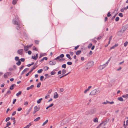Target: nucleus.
<instances>
[{
    "mask_svg": "<svg viewBox=\"0 0 128 128\" xmlns=\"http://www.w3.org/2000/svg\"><path fill=\"white\" fill-rule=\"evenodd\" d=\"M48 121V120H47L45 122H44L43 123V124H42V126H44V125H45L47 123Z\"/></svg>",
    "mask_w": 128,
    "mask_h": 128,
    "instance_id": "obj_26",
    "label": "nucleus"
},
{
    "mask_svg": "<svg viewBox=\"0 0 128 128\" xmlns=\"http://www.w3.org/2000/svg\"><path fill=\"white\" fill-rule=\"evenodd\" d=\"M16 113V111H14L13 113L12 114V116L14 115Z\"/></svg>",
    "mask_w": 128,
    "mask_h": 128,
    "instance_id": "obj_61",
    "label": "nucleus"
},
{
    "mask_svg": "<svg viewBox=\"0 0 128 128\" xmlns=\"http://www.w3.org/2000/svg\"><path fill=\"white\" fill-rule=\"evenodd\" d=\"M92 46V43H90L89 44V45L88 46V48H90L91 46Z\"/></svg>",
    "mask_w": 128,
    "mask_h": 128,
    "instance_id": "obj_35",
    "label": "nucleus"
},
{
    "mask_svg": "<svg viewBox=\"0 0 128 128\" xmlns=\"http://www.w3.org/2000/svg\"><path fill=\"white\" fill-rule=\"evenodd\" d=\"M117 14H116L115 15H114L113 16L112 18H111V20H113L114 18H115V16H116V15Z\"/></svg>",
    "mask_w": 128,
    "mask_h": 128,
    "instance_id": "obj_60",
    "label": "nucleus"
},
{
    "mask_svg": "<svg viewBox=\"0 0 128 128\" xmlns=\"http://www.w3.org/2000/svg\"><path fill=\"white\" fill-rule=\"evenodd\" d=\"M128 44V42H125L124 44V45L125 46H126Z\"/></svg>",
    "mask_w": 128,
    "mask_h": 128,
    "instance_id": "obj_48",
    "label": "nucleus"
},
{
    "mask_svg": "<svg viewBox=\"0 0 128 128\" xmlns=\"http://www.w3.org/2000/svg\"><path fill=\"white\" fill-rule=\"evenodd\" d=\"M23 51L24 50L23 49H21L18 50L17 51V52L18 54L22 55V54Z\"/></svg>",
    "mask_w": 128,
    "mask_h": 128,
    "instance_id": "obj_9",
    "label": "nucleus"
},
{
    "mask_svg": "<svg viewBox=\"0 0 128 128\" xmlns=\"http://www.w3.org/2000/svg\"><path fill=\"white\" fill-rule=\"evenodd\" d=\"M4 77L5 78H8V76L7 74L6 73L4 74Z\"/></svg>",
    "mask_w": 128,
    "mask_h": 128,
    "instance_id": "obj_38",
    "label": "nucleus"
},
{
    "mask_svg": "<svg viewBox=\"0 0 128 128\" xmlns=\"http://www.w3.org/2000/svg\"><path fill=\"white\" fill-rule=\"evenodd\" d=\"M60 56H58V57H56V58L55 59H54V60H56L58 59H59V60H61V59H60Z\"/></svg>",
    "mask_w": 128,
    "mask_h": 128,
    "instance_id": "obj_41",
    "label": "nucleus"
},
{
    "mask_svg": "<svg viewBox=\"0 0 128 128\" xmlns=\"http://www.w3.org/2000/svg\"><path fill=\"white\" fill-rule=\"evenodd\" d=\"M17 25V26H16V28L17 30H18L20 29V24L19 23V24L18 25Z\"/></svg>",
    "mask_w": 128,
    "mask_h": 128,
    "instance_id": "obj_34",
    "label": "nucleus"
},
{
    "mask_svg": "<svg viewBox=\"0 0 128 128\" xmlns=\"http://www.w3.org/2000/svg\"><path fill=\"white\" fill-rule=\"evenodd\" d=\"M79 45H78L77 46H76L74 47V49L75 50H76L78 48V47H79Z\"/></svg>",
    "mask_w": 128,
    "mask_h": 128,
    "instance_id": "obj_59",
    "label": "nucleus"
},
{
    "mask_svg": "<svg viewBox=\"0 0 128 128\" xmlns=\"http://www.w3.org/2000/svg\"><path fill=\"white\" fill-rule=\"evenodd\" d=\"M28 104V102H26L24 103V104L25 106H27Z\"/></svg>",
    "mask_w": 128,
    "mask_h": 128,
    "instance_id": "obj_56",
    "label": "nucleus"
},
{
    "mask_svg": "<svg viewBox=\"0 0 128 128\" xmlns=\"http://www.w3.org/2000/svg\"><path fill=\"white\" fill-rule=\"evenodd\" d=\"M32 49L36 51H38V49L35 47V46H34L33 47Z\"/></svg>",
    "mask_w": 128,
    "mask_h": 128,
    "instance_id": "obj_40",
    "label": "nucleus"
},
{
    "mask_svg": "<svg viewBox=\"0 0 128 128\" xmlns=\"http://www.w3.org/2000/svg\"><path fill=\"white\" fill-rule=\"evenodd\" d=\"M6 74H7V76H9L11 74V73L10 72H7L6 73Z\"/></svg>",
    "mask_w": 128,
    "mask_h": 128,
    "instance_id": "obj_55",
    "label": "nucleus"
},
{
    "mask_svg": "<svg viewBox=\"0 0 128 128\" xmlns=\"http://www.w3.org/2000/svg\"><path fill=\"white\" fill-rule=\"evenodd\" d=\"M16 99H14L13 100V101L12 102V103L13 104H14L15 103V102H16Z\"/></svg>",
    "mask_w": 128,
    "mask_h": 128,
    "instance_id": "obj_49",
    "label": "nucleus"
},
{
    "mask_svg": "<svg viewBox=\"0 0 128 128\" xmlns=\"http://www.w3.org/2000/svg\"><path fill=\"white\" fill-rule=\"evenodd\" d=\"M31 45L29 46H24V50L25 51L28 50L29 48L30 47Z\"/></svg>",
    "mask_w": 128,
    "mask_h": 128,
    "instance_id": "obj_11",
    "label": "nucleus"
},
{
    "mask_svg": "<svg viewBox=\"0 0 128 128\" xmlns=\"http://www.w3.org/2000/svg\"><path fill=\"white\" fill-rule=\"evenodd\" d=\"M90 95L92 96L95 95H96L94 90H93L91 92L90 94Z\"/></svg>",
    "mask_w": 128,
    "mask_h": 128,
    "instance_id": "obj_15",
    "label": "nucleus"
},
{
    "mask_svg": "<svg viewBox=\"0 0 128 128\" xmlns=\"http://www.w3.org/2000/svg\"><path fill=\"white\" fill-rule=\"evenodd\" d=\"M42 100V98L40 99L37 101V103L38 104L40 103L41 102V101Z\"/></svg>",
    "mask_w": 128,
    "mask_h": 128,
    "instance_id": "obj_28",
    "label": "nucleus"
},
{
    "mask_svg": "<svg viewBox=\"0 0 128 128\" xmlns=\"http://www.w3.org/2000/svg\"><path fill=\"white\" fill-rule=\"evenodd\" d=\"M32 125V124L31 123H29V124H28L26 126L28 128L30 126H31Z\"/></svg>",
    "mask_w": 128,
    "mask_h": 128,
    "instance_id": "obj_50",
    "label": "nucleus"
},
{
    "mask_svg": "<svg viewBox=\"0 0 128 128\" xmlns=\"http://www.w3.org/2000/svg\"><path fill=\"white\" fill-rule=\"evenodd\" d=\"M124 32V30H123V29H121V30L119 31H118V36H121L122 35V34Z\"/></svg>",
    "mask_w": 128,
    "mask_h": 128,
    "instance_id": "obj_6",
    "label": "nucleus"
},
{
    "mask_svg": "<svg viewBox=\"0 0 128 128\" xmlns=\"http://www.w3.org/2000/svg\"><path fill=\"white\" fill-rule=\"evenodd\" d=\"M16 64L18 66H19L21 64V62L20 60H18V61L16 62Z\"/></svg>",
    "mask_w": 128,
    "mask_h": 128,
    "instance_id": "obj_29",
    "label": "nucleus"
},
{
    "mask_svg": "<svg viewBox=\"0 0 128 128\" xmlns=\"http://www.w3.org/2000/svg\"><path fill=\"white\" fill-rule=\"evenodd\" d=\"M56 63V62L54 60L50 61L49 63V64L50 65H55Z\"/></svg>",
    "mask_w": 128,
    "mask_h": 128,
    "instance_id": "obj_7",
    "label": "nucleus"
},
{
    "mask_svg": "<svg viewBox=\"0 0 128 128\" xmlns=\"http://www.w3.org/2000/svg\"><path fill=\"white\" fill-rule=\"evenodd\" d=\"M34 42L36 44H38L39 42V41L37 40H35L34 41Z\"/></svg>",
    "mask_w": 128,
    "mask_h": 128,
    "instance_id": "obj_44",
    "label": "nucleus"
},
{
    "mask_svg": "<svg viewBox=\"0 0 128 128\" xmlns=\"http://www.w3.org/2000/svg\"><path fill=\"white\" fill-rule=\"evenodd\" d=\"M22 92L21 91H19L18 93H17L16 94V96H18L20 95L21 94Z\"/></svg>",
    "mask_w": 128,
    "mask_h": 128,
    "instance_id": "obj_21",
    "label": "nucleus"
},
{
    "mask_svg": "<svg viewBox=\"0 0 128 128\" xmlns=\"http://www.w3.org/2000/svg\"><path fill=\"white\" fill-rule=\"evenodd\" d=\"M118 46V44H116L114 46H113L112 47L110 48V50H112L113 49H114L115 47L117 46Z\"/></svg>",
    "mask_w": 128,
    "mask_h": 128,
    "instance_id": "obj_16",
    "label": "nucleus"
},
{
    "mask_svg": "<svg viewBox=\"0 0 128 128\" xmlns=\"http://www.w3.org/2000/svg\"><path fill=\"white\" fill-rule=\"evenodd\" d=\"M18 0H13L12 2V4H15L17 2V1Z\"/></svg>",
    "mask_w": 128,
    "mask_h": 128,
    "instance_id": "obj_24",
    "label": "nucleus"
},
{
    "mask_svg": "<svg viewBox=\"0 0 128 128\" xmlns=\"http://www.w3.org/2000/svg\"><path fill=\"white\" fill-rule=\"evenodd\" d=\"M81 52V51L80 50H79L78 51L76 52V55L79 54Z\"/></svg>",
    "mask_w": 128,
    "mask_h": 128,
    "instance_id": "obj_27",
    "label": "nucleus"
},
{
    "mask_svg": "<svg viewBox=\"0 0 128 128\" xmlns=\"http://www.w3.org/2000/svg\"><path fill=\"white\" fill-rule=\"evenodd\" d=\"M66 72V70L65 69H63L62 70V74L63 75Z\"/></svg>",
    "mask_w": 128,
    "mask_h": 128,
    "instance_id": "obj_22",
    "label": "nucleus"
},
{
    "mask_svg": "<svg viewBox=\"0 0 128 128\" xmlns=\"http://www.w3.org/2000/svg\"><path fill=\"white\" fill-rule=\"evenodd\" d=\"M22 108H19L18 109V111H20L21 110H22Z\"/></svg>",
    "mask_w": 128,
    "mask_h": 128,
    "instance_id": "obj_57",
    "label": "nucleus"
},
{
    "mask_svg": "<svg viewBox=\"0 0 128 128\" xmlns=\"http://www.w3.org/2000/svg\"><path fill=\"white\" fill-rule=\"evenodd\" d=\"M66 64H64L62 66V67L64 68H66Z\"/></svg>",
    "mask_w": 128,
    "mask_h": 128,
    "instance_id": "obj_42",
    "label": "nucleus"
},
{
    "mask_svg": "<svg viewBox=\"0 0 128 128\" xmlns=\"http://www.w3.org/2000/svg\"><path fill=\"white\" fill-rule=\"evenodd\" d=\"M40 109L39 107H38L37 106H35L34 108V111L33 112V114H34L36 112L38 111Z\"/></svg>",
    "mask_w": 128,
    "mask_h": 128,
    "instance_id": "obj_3",
    "label": "nucleus"
},
{
    "mask_svg": "<svg viewBox=\"0 0 128 128\" xmlns=\"http://www.w3.org/2000/svg\"><path fill=\"white\" fill-rule=\"evenodd\" d=\"M41 84V83L40 82L38 83L37 85V87L38 88H39Z\"/></svg>",
    "mask_w": 128,
    "mask_h": 128,
    "instance_id": "obj_32",
    "label": "nucleus"
},
{
    "mask_svg": "<svg viewBox=\"0 0 128 128\" xmlns=\"http://www.w3.org/2000/svg\"><path fill=\"white\" fill-rule=\"evenodd\" d=\"M67 64L69 65H71L72 64V62H67Z\"/></svg>",
    "mask_w": 128,
    "mask_h": 128,
    "instance_id": "obj_45",
    "label": "nucleus"
},
{
    "mask_svg": "<svg viewBox=\"0 0 128 128\" xmlns=\"http://www.w3.org/2000/svg\"><path fill=\"white\" fill-rule=\"evenodd\" d=\"M18 21L16 20H13V24H14L18 25L19 24V23Z\"/></svg>",
    "mask_w": 128,
    "mask_h": 128,
    "instance_id": "obj_10",
    "label": "nucleus"
},
{
    "mask_svg": "<svg viewBox=\"0 0 128 128\" xmlns=\"http://www.w3.org/2000/svg\"><path fill=\"white\" fill-rule=\"evenodd\" d=\"M118 16L121 17H122L123 16L122 14V13H120L118 14Z\"/></svg>",
    "mask_w": 128,
    "mask_h": 128,
    "instance_id": "obj_54",
    "label": "nucleus"
},
{
    "mask_svg": "<svg viewBox=\"0 0 128 128\" xmlns=\"http://www.w3.org/2000/svg\"><path fill=\"white\" fill-rule=\"evenodd\" d=\"M40 119V117H38L37 118H36L34 120V121L35 122H36L39 120Z\"/></svg>",
    "mask_w": 128,
    "mask_h": 128,
    "instance_id": "obj_30",
    "label": "nucleus"
},
{
    "mask_svg": "<svg viewBox=\"0 0 128 128\" xmlns=\"http://www.w3.org/2000/svg\"><path fill=\"white\" fill-rule=\"evenodd\" d=\"M64 55L63 54H62L59 56L60 58H62L64 56Z\"/></svg>",
    "mask_w": 128,
    "mask_h": 128,
    "instance_id": "obj_51",
    "label": "nucleus"
},
{
    "mask_svg": "<svg viewBox=\"0 0 128 128\" xmlns=\"http://www.w3.org/2000/svg\"><path fill=\"white\" fill-rule=\"evenodd\" d=\"M107 66V65L104 64L102 65H100L98 68L99 69L101 70L103 69L104 68Z\"/></svg>",
    "mask_w": 128,
    "mask_h": 128,
    "instance_id": "obj_4",
    "label": "nucleus"
},
{
    "mask_svg": "<svg viewBox=\"0 0 128 128\" xmlns=\"http://www.w3.org/2000/svg\"><path fill=\"white\" fill-rule=\"evenodd\" d=\"M28 70L29 68H26L24 69V70H23V71L22 72V74H24L25 72Z\"/></svg>",
    "mask_w": 128,
    "mask_h": 128,
    "instance_id": "obj_13",
    "label": "nucleus"
},
{
    "mask_svg": "<svg viewBox=\"0 0 128 128\" xmlns=\"http://www.w3.org/2000/svg\"><path fill=\"white\" fill-rule=\"evenodd\" d=\"M58 94H57V92H56L54 93V98H56L58 97Z\"/></svg>",
    "mask_w": 128,
    "mask_h": 128,
    "instance_id": "obj_14",
    "label": "nucleus"
},
{
    "mask_svg": "<svg viewBox=\"0 0 128 128\" xmlns=\"http://www.w3.org/2000/svg\"><path fill=\"white\" fill-rule=\"evenodd\" d=\"M11 124V123L10 122H8L7 123V124H6V127H5L4 128H6V127L9 126Z\"/></svg>",
    "mask_w": 128,
    "mask_h": 128,
    "instance_id": "obj_20",
    "label": "nucleus"
},
{
    "mask_svg": "<svg viewBox=\"0 0 128 128\" xmlns=\"http://www.w3.org/2000/svg\"><path fill=\"white\" fill-rule=\"evenodd\" d=\"M15 60L16 61H18V60L19 58L18 57V56H16L15 58Z\"/></svg>",
    "mask_w": 128,
    "mask_h": 128,
    "instance_id": "obj_53",
    "label": "nucleus"
},
{
    "mask_svg": "<svg viewBox=\"0 0 128 128\" xmlns=\"http://www.w3.org/2000/svg\"><path fill=\"white\" fill-rule=\"evenodd\" d=\"M32 88V85H31L30 86L28 87L27 88V90H29L30 89Z\"/></svg>",
    "mask_w": 128,
    "mask_h": 128,
    "instance_id": "obj_39",
    "label": "nucleus"
},
{
    "mask_svg": "<svg viewBox=\"0 0 128 128\" xmlns=\"http://www.w3.org/2000/svg\"><path fill=\"white\" fill-rule=\"evenodd\" d=\"M15 85H16L15 84H12L10 86V89L11 90H12L14 88V86Z\"/></svg>",
    "mask_w": 128,
    "mask_h": 128,
    "instance_id": "obj_12",
    "label": "nucleus"
},
{
    "mask_svg": "<svg viewBox=\"0 0 128 128\" xmlns=\"http://www.w3.org/2000/svg\"><path fill=\"white\" fill-rule=\"evenodd\" d=\"M93 121L95 122H98V119L97 118H95L93 120Z\"/></svg>",
    "mask_w": 128,
    "mask_h": 128,
    "instance_id": "obj_19",
    "label": "nucleus"
},
{
    "mask_svg": "<svg viewBox=\"0 0 128 128\" xmlns=\"http://www.w3.org/2000/svg\"><path fill=\"white\" fill-rule=\"evenodd\" d=\"M94 90L96 94L99 93L101 92V90L99 88H98L96 89H95Z\"/></svg>",
    "mask_w": 128,
    "mask_h": 128,
    "instance_id": "obj_5",
    "label": "nucleus"
},
{
    "mask_svg": "<svg viewBox=\"0 0 128 128\" xmlns=\"http://www.w3.org/2000/svg\"><path fill=\"white\" fill-rule=\"evenodd\" d=\"M110 12H109L107 14V16L108 17H110L111 16V14H110Z\"/></svg>",
    "mask_w": 128,
    "mask_h": 128,
    "instance_id": "obj_52",
    "label": "nucleus"
},
{
    "mask_svg": "<svg viewBox=\"0 0 128 128\" xmlns=\"http://www.w3.org/2000/svg\"><path fill=\"white\" fill-rule=\"evenodd\" d=\"M119 20V18L118 17H117L116 19H115V20L116 21H118Z\"/></svg>",
    "mask_w": 128,
    "mask_h": 128,
    "instance_id": "obj_47",
    "label": "nucleus"
},
{
    "mask_svg": "<svg viewBox=\"0 0 128 128\" xmlns=\"http://www.w3.org/2000/svg\"><path fill=\"white\" fill-rule=\"evenodd\" d=\"M118 100L120 101H122L123 100V98L121 97H120L118 98Z\"/></svg>",
    "mask_w": 128,
    "mask_h": 128,
    "instance_id": "obj_33",
    "label": "nucleus"
},
{
    "mask_svg": "<svg viewBox=\"0 0 128 128\" xmlns=\"http://www.w3.org/2000/svg\"><path fill=\"white\" fill-rule=\"evenodd\" d=\"M96 110L95 109H93L91 110L90 112V114H94L96 112Z\"/></svg>",
    "mask_w": 128,
    "mask_h": 128,
    "instance_id": "obj_8",
    "label": "nucleus"
},
{
    "mask_svg": "<svg viewBox=\"0 0 128 128\" xmlns=\"http://www.w3.org/2000/svg\"><path fill=\"white\" fill-rule=\"evenodd\" d=\"M109 119H108V120H106L103 121L98 126H100H100L102 125V124L104 126H105L106 124L109 121Z\"/></svg>",
    "mask_w": 128,
    "mask_h": 128,
    "instance_id": "obj_1",
    "label": "nucleus"
},
{
    "mask_svg": "<svg viewBox=\"0 0 128 128\" xmlns=\"http://www.w3.org/2000/svg\"><path fill=\"white\" fill-rule=\"evenodd\" d=\"M15 19L16 20H17L18 21L19 20L17 16H16L15 17Z\"/></svg>",
    "mask_w": 128,
    "mask_h": 128,
    "instance_id": "obj_62",
    "label": "nucleus"
},
{
    "mask_svg": "<svg viewBox=\"0 0 128 128\" xmlns=\"http://www.w3.org/2000/svg\"><path fill=\"white\" fill-rule=\"evenodd\" d=\"M44 78V76H41L40 77V80L41 81H42Z\"/></svg>",
    "mask_w": 128,
    "mask_h": 128,
    "instance_id": "obj_46",
    "label": "nucleus"
},
{
    "mask_svg": "<svg viewBox=\"0 0 128 128\" xmlns=\"http://www.w3.org/2000/svg\"><path fill=\"white\" fill-rule=\"evenodd\" d=\"M44 59L45 60H46L48 59V58L47 57H44L40 60V62L43 61Z\"/></svg>",
    "mask_w": 128,
    "mask_h": 128,
    "instance_id": "obj_23",
    "label": "nucleus"
},
{
    "mask_svg": "<svg viewBox=\"0 0 128 128\" xmlns=\"http://www.w3.org/2000/svg\"><path fill=\"white\" fill-rule=\"evenodd\" d=\"M43 71V70L42 69H40L38 70V73H42Z\"/></svg>",
    "mask_w": 128,
    "mask_h": 128,
    "instance_id": "obj_31",
    "label": "nucleus"
},
{
    "mask_svg": "<svg viewBox=\"0 0 128 128\" xmlns=\"http://www.w3.org/2000/svg\"><path fill=\"white\" fill-rule=\"evenodd\" d=\"M56 72L54 71H52L50 72V74L52 75H54L56 74Z\"/></svg>",
    "mask_w": 128,
    "mask_h": 128,
    "instance_id": "obj_36",
    "label": "nucleus"
},
{
    "mask_svg": "<svg viewBox=\"0 0 128 128\" xmlns=\"http://www.w3.org/2000/svg\"><path fill=\"white\" fill-rule=\"evenodd\" d=\"M38 58V54H36V56H32V59L36 60Z\"/></svg>",
    "mask_w": 128,
    "mask_h": 128,
    "instance_id": "obj_18",
    "label": "nucleus"
},
{
    "mask_svg": "<svg viewBox=\"0 0 128 128\" xmlns=\"http://www.w3.org/2000/svg\"><path fill=\"white\" fill-rule=\"evenodd\" d=\"M10 118L9 117H7L5 121L6 122H7L8 120H10Z\"/></svg>",
    "mask_w": 128,
    "mask_h": 128,
    "instance_id": "obj_43",
    "label": "nucleus"
},
{
    "mask_svg": "<svg viewBox=\"0 0 128 128\" xmlns=\"http://www.w3.org/2000/svg\"><path fill=\"white\" fill-rule=\"evenodd\" d=\"M66 56L70 60H71L72 58L70 57V55L69 54H67L66 55Z\"/></svg>",
    "mask_w": 128,
    "mask_h": 128,
    "instance_id": "obj_25",
    "label": "nucleus"
},
{
    "mask_svg": "<svg viewBox=\"0 0 128 128\" xmlns=\"http://www.w3.org/2000/svg\"><path fill=\"white\" fill-rule=\"evenodd\" d=\"M127 28V26L126 25L124 26L122 28V29L124 30V32L126 30Z\"/></svg>",
    "mask_w": 128,
    "mask_h": 128,
    "instance_id": "obj_17",
    "label": "nucleus"
},
{
    "mask_svg": "<svg viewBox=\"0 0 128 128\" xmlns=\"http://www.w3.org/2000/svg\"><path fill=\"white\" fill-rule=\"evenodd\" d=\"M94 65V62L93 61H91L89 62L87 64V66L89 68H90L93 66Z\"/></svg>",
    "mask_w": 128,
    "mask_h": 128,
    "instance_id": "obj_2",
    "label": "nucleus"
},
{
    "mask_svg": "<svg viewBox=\"0 0 128 128\" xmlns=\"http://www.w3.org/2000/svg\"><path fill=\"white\" fill-rule=\"evenodd\" d=\"M122 96L124 98H128L126 94Z\"/></svg>",
    "mask_w": 128,
    "mask_h": 128,
    "instance_id": "obj_58",
    "label": "nucleus"
},
{
    "mask_svg": "<svg viewBox=\"0 0 128 128\" xmlns=\"http://www.w3.org/2000/svg\"><path fill=\"white\" fill-rule=\"evenodd\" d=\"M108 102H109L108 101L106 100V102H103L102 103V104H107V103H108Z\"/></svg>",
    "mask_w": 128,
    "mask_h": 128,
    "instance_id": "obj_37",
    "label": "nucleus"
},
{
    "mask_svg": "<svg viewBox=\"0 0 128 128\" xmlns=\"http://www.w3.org/2000/svg\"><path fill=\"white\" fill-rule=\"evenodd\" d=\"M53 105H54V104L53 103H52L48 106L49 107V108H50V107L52 106Z\"/></svg>",
    "mask_w": 128,
    "mask_h": 128,
    "instance_id": "obj_64",
    "label": "nucleus"
},
{
    "mask_svg": "<svg viewBox=\"0 0 128 128\" xmlns=\"http://www.w3.org/2000/svg\"><path fill=\"white\" fill-rule=\"evenodd\" d=\"M37 67V66L36 65H34L33 67H32V70L35 69Z\"/></svg>",
    "mask_w": 128,
    "mask_h": 128,
    "instance_id": "obj_63",
    "label": "nucleus"
}]
</instances>
